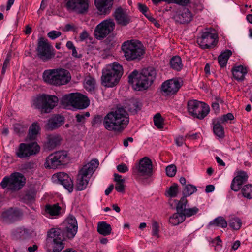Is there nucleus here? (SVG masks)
Returning <instances> with one entry per match:
<instances>
[{
  "mask_svg": "<svg viewBox=\"0 0 252 252\" xmlns=\"http://www.w3.org/2000/svg\"><path fill=\"white\" fill-rule=\"evenodd\" d=\"M84 86L86 90L89 92L94 91L95 86V80L94 78L88 76L84 81Z\"/></svg>",
  "mask_w": 252,
  "mask_h": 252,
  "instance_id": "nucleus-40",
  "label": "nucleus"
},
{
  "mask_svg": "<svg viewBox=\"0 0 252 252\" xmlns=\"http://www.w3.org/2000/svg\"><path fill=\"white\" fill-rule=\"evenodd\" d=\"M121 50L127 61H140L145 53L143 45L137 40L125 41L121 45Z\"/></svg>",
  "mask_w": 252,
  "mask_h": 252,
  "instance_id": "nucleus-3",
  "label": "nucleus"
},
{
  "mask_svg": "<svg viewBox=\"0 0 252 252\" xmlns=\"http://www.w3.org/2000/svg\"><path fill=\"white\" fill-rule=\"evenodd\" d=\"M188 111L192 116L202 119L208 114L209 107L205 103L196 100H191L188 102Z\"/></svg>",
  "mask_w": 252,
  "mask_h": 252,
  "instance_id": "nucleus-12",
  "label": "nucleus"
},
{
  "mask_svg": "<svg viewBox=\"0 0 252 252\" xmlns=\"http://www.w3.org/2000/svg\"><path fill=\"white\" fill-rule=\"evenodd\" d=\"M25 127L20 124H15L14 125V131L19 134L23 133L25 130Z\"/></svg>",
  "mask_w": 252,
  "mask_h": 252,
  "instance_id": "nucleus-51",
  "label": "nucleus"
},
{
  "mask_svg": "<svg viewBox=\"0 0 252 252\" xmlns=\"http://www.w3.org/2000/svg\"><path fill=\"white\" fill-rule=\"evenodd\" d=\"M197 191L196 187L191 184H188L185 185L184 189L183 191L184 194L183 197H185L186 198L187 196H189L194 193Z\"/></svg>",
  "mask_w": 252,
  "mask_h": 252,
  "instance_id": "nucleus-42",
  "label": "nucleus"
},
{
  "mask_svg": "<svg viewBox=\"0 0 252 252\" xmlns=\"http://www.w3.org/2000/svg\"><path fill=\"white\" fill-rule=\"evenodd\" d=\"M118 24L126 26L130 22V17L126 12V10L119 7L116 9L113 14Z\"/></svg>",
  "mask_w": 252,
  "mask_h": 252,
  "instance_id": "nucleus-23",
  "label": "nucleus"
},
{
  "mask_svg": "<svg viewBox=\"0 0 252 252\" xmlns=\"http://www.w3.org/2000/svg\"><path fill=\"white\" fill-rule=\"evenodd\" d=\"M243 196L248 199L252 198V185L248 184L244 186L241 189Z\"/></svg>",
  "mask_w": 252,
  "mask_h": 252,
  "instance_id": "nucleus-43",
  "label": "nucleus"
},
{
  "mask_svg": "<svg viewBox=\"0 0 252 252\" xmlns=\"http://www.w3.org/2000/svg\"><path fill=\"white\" fill-rule=\"evenodd\" d=\"M129 123V116L123 107H118L108 113L104 117L103 125L106 129L121 132Z\"/></svg>",
  "mask_w": 252,
  "mask_h": 252,
  "instance_id": "nucleus-1",
  "label": "nucleus"
},
{
  "mask_svg": "<svg viewBox=\"0 0 252 252\" xmlns=\"http://www.w3.org/2000/svg\"><path fill=\"white\" fill-rule=\"evenodd\" d=\"M138 9L140 12H141L146 17H148V15L147 14V12L148 10L147 7L144 4L138 3Z\"/></svg>",
  "mask_w": 252,
  "mask_h": 252,
  "instance_id": "nucleus-56",
  "label": "nucleus"
},
{
  "mask_svg": "<svg viewBox=\"0 0 252 252\" xmlns=\"http://www.w3.org/2000/svg\"><path fill=\"white\" fill-rule=\"evenodd\" d=\"M47 148L51 150L55 148L61 144V138L58 135H50L47 137Z\"/></svg>",
  "mask_w": 252,
  "mask_h": 252,
  "instance_id": "nucleus-29",
  "label": "nucleus"
},
{
  "mask_svg": "<svg viewBox=\"0 0 252 252\" xmlns=\"http://www.w3.org/2000/svg\"><path fill=\"white\" fill-rule=\"evenodd\" d=\"M65 232L68 238H73L76 235L78 225L76 219L73 215H69L65 220Z\"/></svg>",
  "mask_w": 252,
  "mask_h": 252,
  "instance_id": "nucleus-21",
  "label": "nucleus"
},
{
  "mask_svg": "<svg viewBox=\"0 0 252 252\" xmlns=\"http://www.w3.org/2000/svg\"><path fill=\"white\" fill-rule=\"evenodd\" d=\"M53 178L57 179L58 182L62 185L69 192L72 191L73 189V181L68 174L64 172H60L54 174Z\"/></svg>",
  "mask_w": 252,
  "mask_h": 252,
  "instance_id": "nucleus-22",
  "label": "nucleus"
},
{
  "mask_svg": "<svg viewBox=\"0 0 252 252\" xmlns=\"http://www.w3.org/2000/svg\"><path fill=\"white\" fill-rule=\"evenodd\" d=\"M61 102L65 108L72 106L78 109L86 108L90 104L88 98L80 93L66 94L62 97Z\"/></svg>",
  "mask_w": 252,
  "mask_h": 252,
  "instance_id": "nucleus-6",
  "label": "nucleus"
},
{
  "mask_svg": "<svg viewBox=\"0 0 252 252\" xmlns=\"http://www.w3.org/2000/svg\"><path fill=\"white\" fill-rule=\"evenodd\" d=\"M188 202V200L185 197H182L176 206L177 211L178 212H182L185 219L186 217H190L196 215L199 211L198 208L196 207L186 208Z\"/></svg>",
  "mask_w": 252,
  "mask_h": 252,
  "instance_id": "nucleus-19",
  "label": "nucleus"
},
{
  "mask_svg": "<svg viewBox=\"0 0 252 252\" xmlns=\"http://www.w3.org/2000/svg\"><path fill=\"white\" fill-rule=\"evenodd\" d=\"M182 83L176 79H170L164 82L161 85V90L165 95L174 94L182 86Z\"/></svg>",
  "mask_w": 252,
  "mask_h": 252,
  "instance_id": "nucleus-18",
  "label": "nucleus"
},
{
  "mask_svg": "<svg viewBox=\"0 0 252 252\" xmlns=\"http://www.w3.org/2000/svg\"><path fill=\"white\" fill-rule=\"evenodd\" d=\"M62 231L58 228H52L48 232L45 248L47 252H59L64 248Z\"/></svg>",
  "mask_w": 252,
  "mask_h": 252,
  "instance_id": "nucleus-7",
  "label": "nucleus"
},
{
  "mask_svg": "<svg viewBox=\"0 0 252 252\" xmlns=\"http://www.w3.org/2000/svg\"><path fill=\"white\" fill-rule=\"evenodd\" d=\"M99 164L97 159H93L84 165L79 171L76 185L77 190H82L86 188L91 177L98 167Z\"/></svg>",
  "mask_w": 252,
  "mask_h": 252,
  "instance_id": "nucleus-5",
  "label": "nucleus"
},
{
  "mask_svg": "<svg viewBox=\"0 0 252 252\" xmlns=\"http://www.w3.org/2000/svg\"><path fill=\"white\" fill-rule=\"evenodd\" d=\"M117 169L119 172L121 173H126L128 171V168L126 165L124 163H122L117 166Z\"/></svg>",
  "mask_w": 252,
  "mask_h": 252,
  "instance_id": "nucleus-54",
  "label": "nucleus"
},
{
  "mask_svg": "<svg viewBox=\"0 0 252 252\" xmlns=\"http://www.w3.org/2000/svg\"><path fill=\"white\" fill-rule=\"evenodd\" d=\"M68 10L78 14L86 13L89 7L88 0H65Z\"/></svg>",
  "mask_w": 252,
  "mask_h": 252,
  "instance_id": "nucleus-17",
  "label": "nucleus"
},
{
  "mask_svg": "<svg viewBox=\"0 0 252 252\" xmlns=\"http://www.w3.org/2000/svg\"><path fill=\"white\" fill-rule=\"evenodd\" d=\"M192 17V14L189 10L186 8H184L174 16V19L178 23H185L190 22Z\"/></svg>",
  "mask_w": 252,
  "mask_h": 252,
  "instance_id": "nucleus-26",
  "label": "nucleus"
},
{
  "mask_svg": "<svg viewBox=\"0 0 252 252\" xmlns=\"http://www.w3.org/2000/svg\"><path fill=\"white\" fill-rule=\"evenodd\" d=\"M34 163L33 162H29L26 163L22 165V169L24 170H30L34 167Z\"/></svg>",
  "mask_w": 252,
  "mask_h": 252,
  "instance_id": "nucleus-58",
  "label": "nucleus"
},
{
  "mask_svg": "<svg viewBox=\"0 0 252 252\" xmlns=\"http://www.w3.org/2000/svg\"><path fill=\"white\" fill-rule=\"evenodd\" d=\"M72 55L74 58H80L82 57V55L81 54H78L76 50V48L72 49Z\"/></svg>",
  "mask_w": 252,
  "mask_h": 252,
  "instance_id": "nucleus-64",
  "label": "nucleus"
},
{
  "mask_svg": "<svg viewBox=\"0 0 252 252\" xmlns=\"http://www.w3.org/2000/svg\"><path fill=\"white\" fill-rule=\"evenodd\" d=\"M62 33L59 31H52L48 33V36L52 40H54L61 35Z\"/></svg>",
  "mask_w": 252,
  "mask_h": 252,
  "instance_id": "nucleus-52",
  "label": "nucleus"
},
{
  "mask_svg": "<svg viewBox=\"0 0 252 252\" xmlns=\"http://www.w3.org/2000/svg\"><path fill=\"white\" fill-rule=\"evenodd\" d=\"M125 182L116 183L115 189L119 192H124L125 191Z\"/></svg>",
  "mask_w": 252,
  "mask_h": 252,
  "instance_id": "nucleus-53",
  "label": "nucleus"
},
{
  "mask_svg": "<svg viewBox=\"0 0 252 252\" xmlns=\"http://www.w3.org/2000/svg\"><path fill=\"white\" fill-rule=\"evenodd\" d=\"M64 122V118L60 115H56L50 118L46 126V128L53 130L61 126Z\"/></svg>",
  "mask_w": 252,
  "mask_h": 252,
  "instance_id": "nucleus-28",
  "label": "nucleus"
},
{
  "mask_svg": "<svg viewBox=\"0 0 252 252\" xmlns=\"http://www.w3.org/2000/svg\"><path fill=\"white\" fill-rule=\"evenodd\" d=\"M89 36V34L86 31H83L80 34L79 39L80 41H84Z\"/></svg>",
  "mask_w": 252,
  "mask_h": 252,
  "instance_id": "nucleus-60",
  "label": "nucleus"
},
{
  "mask_svg": "<svg viewBox=\"0 0 252 252\" xmlns=\"http://www.w3.org/2000/svg\"><path fill=\"white\" fill-rule=\"evenodd\" d=\"M77 122L78 123H83L85 121V115L80 114H78L75 116Z\"/></svg>",
  "mask_w": 252,
  "mask_h": 252,
  "instance_id": "nucleus-61",
  "label": "nucleus"
},
{
  "mask_svg": "<svg viewBox=\"0 0 252 252\" xmlns=\"http://www.w3.org/2000/svg\"><path fill=\"white\" fill-rule=\"evenodd\" d=\"M152 235L154 236H156L157 238L159 237V225L157 221H153L152 223Z\"/></svg>",
  "mask_w": 252,
  "mask_h": 252,
  "instance_id": "nucleus-49",
  "label": "nucleus"
},
{
  "mask_svg": "<svg viewBox=\"0 0 252 252\" xmlns=\"http://www.w3.org/2000/svg\"><path fill=\"white\" fill-rule=\"evenodd\" d=\"M171 67L174 70L180 71L183 67L182 60L179 56L173 57L170 60Z\"/></svg>",
  "mask_w": 252,
  "mask_h": 252,
  "instance_id": "nucleus-39",
  "label": "nucleus"
},
{
  "mask_svg": "<svg viewBox=\"0 0 252 252\" xmlns=\"http://www.w3.org/2000/svg\"><path fill=\"white\" fill-rule=\"evenodd\" d=\"M177 172V167L174 164H171L166 168V175L170 177H174Z\"/></svg>",
  "mask_w": 252,
  "mask_h": 252,
  "instance_id": "nucleus-47",
  "label": "nucleus"
},
{
  "mask_svg": "<svg viewBox=\"0 0 252 252\" xmlns=\"http://www.w3.org/2000/svg\"><path fill=\"white\" fill-rule=\"evenodd\" d=\"M18 213L17 210H13L11 209L3 212L2 216L6 220L12 221L17 219Z\"/></svg>",
  "mask_w": 252,
  "mask_h": 252,
  "instance_id": "nucleus-36",
  "label": "nucleus"
},
{
  "mask_svg": "<svg viewBox=\"0 0 252 252\" xmlns=\"http://www.w3.org/2000/svg\"><path fill=\"white\" fill-rule=\"evenodd\" d=\"M232 71L234 78L238 81L243 80L245 75L247 73L246 68L242 65L235 67Z\"/></svg>",
  "mask_w": 252,
  "mask_h": 252,
  "instance_id": "nucleus-30",
  "label": "nucleus"
},
{
  "mask_svg": "<svg viewBox=\"0 0 252 252\" xmlns=\"http://www.w3.org/2000/svg\"><path fill=\"white\" fill-rule=\"evenodd\" d=\"M116 24L112 18H108L103 20L95 27L94 35L98 40H102L113 32Z\"/></svg>",
  "mask_w": 252,
  "mask_h": 252,
  "instance_id": "nucleus-11",
  "label": "nucleus"
},
{
  "mask_svg": "<svg viewBox=\"0 0 252 252\" xmlns=\"http://www.w3.org/2000/svg\"><path fill=\"white\" fill-rule=\"evenodd\" d=\"M25 178L19 172H14L10 176L3 178L0 183V186L8 191L15 192L20 190L25 184Z\"/></svg>",
  "mask_w": 252,
  "mask_h": 252,
  "instance_id": "nucleus-8",
  "label": "nucleus"
},
{
  "mask_svg": "<svg viewBox=\"0 0 252 252\" xmlns=\"http://www.w3.org/2000/svg\"><path fill=\"white\" fill-rule=\"evenodd\" d=\"M154 122L156 126L161 129L163 127V119L160 113L156 114L154 117Z\"/></svg>",
  "mask_w": 252,
  "mask_h": 252,
  "instance_id": "nucleus-44",
  "label": "nucleus"
},
{
  "mask_svg": "<svg viewBox=\"0 0 252 252\" xmlns=\"http://www.w3.org/2000/svg\"><path fill=\"white\" fill-rule=\"evenodd\" d=\"M152 163L150 158L145 157L135 164L132 169L133 174L138 176H150L152 173Z\"/></svg>",
  "mask_w": 252,
  "mask_h": 252,
  "instance_id": "nucleus-14",
  "label": "nucleus"
},
{
  "mask_svg": "<svg viewBox=\"0 0 252 252\" xmlns=\"http://www.w3.org/2000/svg\"><path fill=\"white\" fill-rule=\"evenodd\" d=\"M57 69H48L44 71L43 79L47 84L57 86Z\"/></svg>",
  "mask_w": 252,
  "mask_h": 252,
  "instance_id": "nucleus-27",
  "label": "nucleus"
},
{
  "mask_svg": "<svg viewBox=\"0 0 252 252\" xmlns=\"http://www.w3.org/2000/svg\"><path fill=\"white\" fill-rule=\"evenodd\" d=\"M231 55V51L230 50H226L219 56L218 60L220 65L221 67H224L226 66L227 61Z\"/></svg>",
  "mask_w": 252,
  "mask_h": 252,
  "instance_id": "nucleus-35",
  "label": "nucleus"
},
{
  "mask_svg": "<svg viewBox=\"0 0 252 252\" xmlns=\"http://www.w3.org/2000/svg\"><path fill=\"white\" fill-rule=\"evenodd\" d=\"M166 192L168 196L171 197H175L179 192L178 185L177 184H174L168 189Z\"/></svg>",
  "mask_w": 252,
  "mask_h": 252,
  "instance_id": "nucleus-46",
  "label": "nucleus"
},
{
  "mask_svg": "<svg viewBox=\"0 0 252 252\" xmlns=\"http://www.w3.org/2000/svg\"><path fill=\"white\" fill-rule=\"evenodd\" d=\"M67 157V154L65 151L55 152L46 158L44 166L52 169L60 168L65 163Z\"/></svg>",
  "mask_w": 252,
  "mask_h": 252,
  "instance_id": "nucleus-10",
  "label": "nucleus"
},
{
  "mask_svg": "<svg viewBox=\"0 0 252 252\" xmlns=\"http://www.w3.org/2000/svg\"><path fill=\"white\" fill-rule=\"evenodd\" d=\"M248 176L246 172L240 171L238 172L237 176L233 179L231 189L234 191H238L241 188L243 184H245L248 180Z\"/></svg>",
  "mask_w": 252,
  "mask_h": 252,
  "instance_id": "nucleus-24",
  "label": "nucleus"
},
{
  "mask_svg": "<svg viewBox=\"0 0 252 252\" xmlns=\"http://www.w3.org/2000/svg\"><path fill=\"white\" fill-rule=\"evenodd\" d=\"M209 225H215L222 228H226L227 226V222L222 217L220 216L210 222Z\"/></svg>",
  "mask_w": 252,
  "mask_h": 252,
  "instance_id": "nucleus-41",
  "label": "nucleus"
},
{
  "mask_svg": "<svg viewBox=\"0 0 252 252\" xmlns=\"http://www.w3.org/2000/svg\"><path fill=\"white\" fill-rule=\"evenodd\" d=\"M215 189V187L213 185H208L206 186L205 188V192L206 193H209L213 191Z\"/></svg>",
  "mask_w": 252,
  "mask_h": 252,
  "instance_id": "nucleus-63",
  "label": "nucleus"
},
{
  "mask_svg": "<svg viewBox=\"0 0 252 252\" xmlns=\"http://www.w3.org/2000/svg\"><path fill=\"white\" fill-rule=\"evenodd\" d=\"M114 0H94L95 5L100 15H109L112 9Z\"/></svg>",
  "mask_w": 252,
  "mask_h": 252,
  "instance_id": "nucleus-20",
  "label": "nucleus"
},
{
  "mask_svg": "<svg viewBox=\"0 0 252 252\" xmlns=\"http://www.w3.org/2000/svg\"><path fill=\"white\" fill-rule=\"evenodd\" d=\"M37 51L38 57L43 61L50 60L55 56L52 46L47 39L43 37L39 39Z\"/></svg>",
  "mask_w": 252,
  "mask_h": 252,
  "instance_id": "nucleus-15",
  "label": "nucleus"
},
{
  "mask_svg": "<svg viewBox=\"0 0 252 252\" xmlns=\"http://www.w3.org/2000/svg\"><path fill=\"white\" fill-rule=\"evenodd\" d=\"M35 197V194L34 192H28L25 195L24 199L28 201H32L34 200Z\"/></svg>",
  "mask_w": 252,
  "mask_h": 252,
  "instance_id": "nucleus-55",
  "label": "nucleus"
},
{
  "mask_svg": "<svg viewBox=\"0 0 252 252\" xmlns=\"http://www.w3.org/2000/svg\"><path fill=\"white\" fill-rule=\"evenodd\" d=\"M184 142V138L183 137H179L176 139V143L178 146H182Z\"/></svg>",
  "mask_w": 252,
  "mask_h": 252,
  "instance_id": "nucleus-62",
  "label": "nucleus"
},
{
  "mask_svg": "<svg viewBox=\"0 0 252 252\" xmlns=\"http://www.w3.org/2000/svg\"><path fill=\"white\" fill-rule=\"evenodd\" d=\"M57 70V86L67 84L71 78L69 72L66 69L62 68H58Z\"/></svg>",
  "mask_w": 252,
  "mask_h": 252,
  "instance_id": "nucleus-25",
  "label": "nucleus"
},
{
  "mask_svg": "<svg viewBox=\"0 0 252 252\" xmlns=\"http://www.w3.org/2000/svg\"><path fill=\"white\" fill-rule=\"evenodd\" d=\"M171 3H177L178 4L185 6L189 3V0H171Z\"/></svg>",
  "mask_w": 252,
  "mask_h": 252,
  "instance_id": "nucleus-57",
  "label": "nucleus"
},
{
  "mask_svg": "<svg viewBox=\"0 0 252 252\" xmlns=\"http://www.w3.org/2000/svg\"><path fill=\"white\" fill-rule=\"evenodd\" d=\"M130 106H131L129 109L130 111L136 112L140 109V104L137 101H131Z\"/></svg>",
  "mask_w": 252,
  "mask_h": 252,
  "instance_id": "nucleus-50",
  "label": "nucleus"
},
{
  "mask_svg": "<svg viewBox=\"0 0 252 252\" xmlns=\"http://www.w3.org/2000/svg\"><path fill=\"white\" fill-rule=\"evenodd\" d=\"M58 98L55 95L43 94L34 100V105L40 109L41 112L49 113L58 102Z\"/></svg>",
  "mask_w": 252,
  "mask_h": 252,
  "instance_id": "nucleus-9",
  "label": "nucleus"
},
{
  "mask_svg": "<svg viewBox=\"0 0 252 252\" xmlns=\"http://www.w3.org/2000/svg\"><path fill=\"white\" fill-rule=\"evenodd\" d=\"M40 147L36 142L21 143L15 152L16 156L21 158L37 154L40 151Z\"/></svg>",
  "mask_w": 252,
  "mask_h": 252,
  "instance_id": "nucleus-13",
  "label": "nucleus"
},
{
  "mask_svg": "<svg viewBox=\"0 0 252 252\" xmlns=\"http://www.w3.org/2000/svg\"><path fill=\"white\" fill-rule=\"evenodd\" d=\"M156 72L151 67L144 68L138 74L136 70L132 72L128 76V82L132 84L134 90L142 91L147 89L155 78Z\"/></svg>",
  "mask_w": 252,
  "mask_h": 252,
  "instance_id": "nucleus-2",
  "label": "nucleus"
},
{
  "mask_svg": "<svg viewBox=\"0 0 252 252\" xmlns=\"http://www.w3.org/2000/svg\"><path fill=\"white\" fill-rule=\"evenodd\" d=\"M217 119L222 124H224L227 123L228 120H233L234 119V117L232 113H229Z\"/></svg>",
  "mask_w": 252,
  "mask_h": 252,
  "instance_id": "nucleus-48",
  "label": "nucleus"
},
{
  "mask_svg": "<svg viewBox=\"0 0 252 252\" xmlns=\"http://www.w3.org/2000/svg\"><path fill=\"white\" fill-rule=\"evenodd\" d=\"M97 231L99 234L106 236L111 234L112 228L111 225L106 222H99L98 223Z\"/></svg>",
  "mask_w": 252,
  "mask_h": 252,
  "instance_id": "nucleus-32",
  "label": "nucleus"
},
{
  "mask_svg": "<svg viewBox=\"0 0 252 252\" xmlns=\"http://www.w3.org/2000/svg\"><path fill=\"white\" fill-rule=\"evenodd\" d=\"M114 181L116 183L125 182V180L122 178V176L118 174L115 173L114 175Z\"/></svg>",
  "mask_w": 252,
  "mask_h": 252,
  "instance_id": "nucleus-59",
  "label": "nucleus"
},
{
  "mask_svg": "<svg viewBox=\"0 0 252 252\" xmlns=\"http://www.w3.org/2000/svg\"><path fill=\"white\" fill-rule=\"evenodd\" d=\"M61 208L58 204L47 205L45 207L46 212L50 216H58L60 214Z\"/></svg>",
  "mask_w": 252,
  "mask_h": 252,
  "instance_id": "nucleus-37",
  "label": "nucleus"
},
{
  "mask_svg": "<svg viewBox=\"0 0 252 252\" xmlns=\"http://www.w3.org/2000/svg\"><path fill=\"white\" fill-rule=\"evenodd\" d=\"M40 127L37 123H33L29 129L28 136L30 140H34L39 133Z\"/></svg>",
  "mask_w": 252,
  "mask_h": 252,
  "instance_id": "nucleus-34",
  "label": "nucleus"
},
{
  "mask_svg": "<svg viewBox=\"0 0 252 252\" xmlns=\"http://www.w3.org/2000/svg\"><path fill=\"white\" fill-rule=\"evenodd\" d=\"M229 225L235 230H238L242 225L241 220L238 218H232L229 222Z\"/></svg>",
  "mask_w": 252,
  "mask_h": 252,
  "instance_id": "nucleus-45",
  "label": "nucleus"
},
{
  "mask_svg": "<svg viewBox=\"0 0 252 252\" xmlns=\"http://www.w3.org/2000/svg\"><path fill=\"white\" fill-rule=\"evenodd\" d=\"M123 74L122 65L117 62L113 63L103 70L101 77L102 84L107 87H113L118 84Z\"/></svg>",
  "mask_w": 252,
  "mask_h": 252,
  "instance_id": "nucleus-4",
  "label": "nucleus"
},
{
  "mask_svg": "<svg viewBox=\"0 0 252 252\" xmlns=\"http://www.w3.org/2000/svg\"><path fill=\"white\" fill-rule=\"evenodd\" d=\"M185 220V218L182 212L177 211L170 217L169 221L173 225H177L182 223Z\"/></svg>",
  "mask_w": 252,
  "mask_h": 252,
  "instance_id": "nucleus-31",
  "label": "nucleus"
},
{
  "mask_svg": "<svg viewBox=\"0 0 252 252\" xmlns=\"http://www.w3.org/2000/svg\"><path fill=\"white\" fill-rule=\"evenodd\" d=\"M212 31L210 30L203 32L201 36L197 39V43L201 48L208 49L215 45L218 35Z\"/></svg>",
  "mask_w": 252,
  "mask_h": 252,
  "instance_id": "nucleus-16",
  "label": "nucleus"
},
{
  "mask_svg": "<svg viewBox=\"0 0 252 252\" xmlns=\"http://www.w3.org/2000/svg\"><path fill=\"white\" fill-rule=\"evenodd\" d=\"M213 124L214 134L219 137H223L224 135V131L223 126L221 125L222 123L217 119H216L213 120Z\"/></svg>",
  "mask_w": 252,
  "mask_h": 252,
  "instance_id": "nucleus-33",
  "label": "nucleus"
},
{
  "mask_svg": "<svg viewBox=\"0 0 252 252\" xmlns=\"http://www.w3.org/2000/svg\"><path fill=\"white\" fill-rule=\"evenodd\" d=\"M13 234L17 239H24L29 236V231L24 227H19L13 232Z\"/></svg>",
  "mask_w": 252,
  "mask_h": 252,
  "instance_id": "nucleus-38",
  "label": "nucleus"
}]
</instances>
